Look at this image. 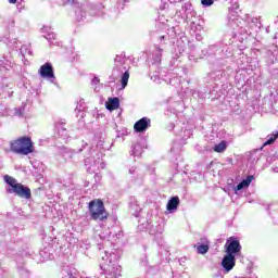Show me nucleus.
<instances>
[{
  "label": "nucleus",
  "mask_w": 278,
  "mask_h": 278,
  "mask_svg": "<svg viewBox=\"0 0 278 278\" xmlns=\"http://www.w3.org/2000/svg\"><path fill=\"white\" fill-rule=\"evenodd\" d=\"M10 149L17 155H29L34 153V141L31 137H20L10 142Z\"/></svg>",
  "instance_id": "f257e3e1"
},
{
  "label": "nucleus",
  "mask_w": 278,
  "mask_h": 278,
  "mask_svg": "<svg viewBox=\"0 0 278 278\" xmlns=\"http://www.w3.org/2000/svg\"><path fill=\"white\" fill-rule=\"evenodd\" d=\"M91 220H100L101 223L110 218V213L105 210V204L101 199H94L88 204Z\"/></svg>",
  "instance_id": "f03ea898"
},
{
  "label": "nucleus",
  "mask_w": 278,
  "mask_h": 278,
  "mask_svg": "<svg viewBox=\"0 0 278 278\" xmlns=\"http://www.w3.org/2000/svg\"><path fill=\"white\" fill-rule=\"evenodd\" d=\"M225 249L228 255H238L242 251V245H240L237 238L230 237L225 244Z\"/></svg>",
  "instance_id": "7ed1b4c3"
},
{
  "label": "nucleus",
  "mask_w": 278,
  "mask_h": 278,
  "mask_svg": "<svg viewBox=\"0 0 278 278\" xmlns=\"http://www.w3.org/2000/svg\"><path fill=\"white\" fill-rule=\"evenodd\" d=\"M8 192L16 194L21 199H31V189L23 184H20L15 189H8Z\"/></svg>",
  "instance_id": "20e7f679"
},
{
  "label": "nucleus",
  "mask_w": 278,
  "mask_h": 278,
  "mask_svg": "<svg viewBox=\"0 0 278 278\" xmlns=\"http://www.w3.org/2000/svg\"><path fill=\"white\" fill-rule=\"evenodd\" d=\"M148 127H151V118L142 117L135 123L134 130L137 131V134H142V131H147Z\"/></svg>",
  "instance_id": "39448f33"
},
{
  "label": "nucleus",
  "mask_w": 278,
  "mask_h": 278,
  "mask_svg": "<svg viewBox=\"0 0 278 278\" xmlns=\"http://www.w3.org/2000/svg\"><path fill=\"white\" fill-rule=\"evenodd\" d=\"M222 266L227 273L233 270V267L236 266V255L226 254L222 261Z\"/></svg>",
  "instance_id": "423d86ee"
},
{
  "label": "nucleus",
  "mask_w": 278,
  "mask_h": 278,
  "mask_svg": "<svg viewBox=\"0 0 278 278\" xmlns=\"http://www.w3.org/2000/svg\"><path fill=\"white\" fill-rule=\"evenodd\" d=\"M39 75L47 79H53V77H55L53 74V65H51V63H45L41 65L39 68Z\"/></svg>",
  "instance_id": "0eeeda50"
},
{
  "label": "nucleus",
  "mask_w": 278,
  "mask_h": 278,
  "mask_svg": "<svg viewBox=\"0 0 278 278\" xmlns=\"http://www.w3.org/2000/svg\"><path fill=\"white\" fill-rule=\"evenodd\" d=\"M121 108V100L118 98H109L106 102V110L113 112V110H118Z\"/></svg>",
  "instance_id": "6e6552de"
},
{
  "label": "nucleus",
  "mask_w": 278,
  "mask_h": 278,
  "mask_svg": "<svg viewBox=\"0 0 278 278\" xmlns=\"http://www.w3.org/2000/svg\"><path fill=\"white\" fill-rule=\"evenodd\" d=\"M179 203H180L179 197H173L172 199L168 200L166 210L168 212H173L177 210V207H179Z\"/></svg>",
  "instance_id": "1a4fd4ad"
},
{
  "label": "nucleus",
  "mask_w": 278,
  "mask_h": 278,
  "mask_svg": "<svg viewBox=\"0 0 278 278\" xmlns=\"http://www.w3.org/2000/svg\"><path fill=\"white\" fill-rule=\"evenodd\" d=\"M194 249H197L199 255H205L207 251H210V241H206L205 243L193 245Z\"/></svg>",
  "instance_id": "9d476101"
},
{
  "label": "nucleus",
  "mask_w": 278,
  "mask_h": 278,
  "mask_svg": "<svg viewBox=\"0 0 278 278\" xmlns=\"http://www.w3.org/2000/svg\"><path fill=\"white\" fill-rule=\"evenodd\" d=\"M4 181H5V184H8L11 187V190H15L16 187L21 184V182L16 181V178H14L10 175L4 176Z\"/></svg>",
  "instance_id": "9b49d317"
},
{
  "label": "nucleus",
  "mask_w": 278,
  "mask_h": 278,
  "mask_svg": "<svg viewBox=\"0 0 278 278\" xmlns=\"http://www.w3.org/2000/svg\"><path fill=\"white\" fill-rule=\"evenodd\" d=\"M213 151L215 153H223V152L227 151V141L224 140V141L215 144L213 148Z\"/></svg>",
  "instance_id": "f8f14e48"
},
{
  "label": "nucleus",
  "mask_w": 278,
  "mask_h": 278,
  "mask_svg": "<svg viewBox=\"0 0 278 278\" xmlns=\"http://www.w3.org/2000/svg\"><path fill=\"white\" fill-rule=\"evenodd\" d=\"M121 84L122 88L125 89L127 88V84H129V71H126L122 77H121Z\"/></svg>",
  "instance_id": "ddd939ff"
},
{
  "label": "nucleus",
  "mask_w": 278,
  "mask_h": 278,
  "mask_svg": "<svg viewBox=\"0 0 278 278\" xmlns=\"http://www.w3.org/2000/svg\"><path fill=\"white\" fill-rule=\"evenodd\" d=\"M251 181H253V176H248L245 179L241 181L244 188H249L251 186Z\"/></svg>",
  "instance_id": "4468645a"
},
{
  "label": "nucleus",
  "mask_w": 278,
  "mask_h": 278,
  "mask_svg": "<svg viewBox=\"0 0 278 278\" xmlns=\"http://www.w3.org/2000/svg\"><path fill=\"white\" fill-rule=\"evenodd\" d=\"M277 135H274L273 137H270L265 143L264 147H268V144H274L275 140H277Z\"/></svg>",
  "instance_id": "2eb2a0df"
},
{
  "label": "nucleus",
  "mask_w": 278,
  "mask_h": 278,
  "mask_svg": "<svg viewBox=\"0 0 278 278\" xmlns=\"http://www.w3.org/2000/svg\"><path fill=\"white\" fill-rule=\"evenodd\" d=\"M202 5H214V0H201Z\"/></svg>",
  "instance_id": "dca6fc26"
},
{
  "label": "nucleus",
  "mask_w": 278,
  "mask_h": 278,
  "mask_svg": "<svg viewBox=\"0 0 278 278\" xmlns=\"http://www.w3.org/2000/svg\"><path fill=\"white\" fill-rule=\"evenodd\" d=\"M244 188V185L242 182H239L236 187V190H242Z\"/></svg>",
  "instance_id": "f3484780"
},
{
  "label": "nucleus",
  "mask_w": 278,
  "mask_h": 278,
  "mask_svg": "<svg viewBox=\"0 0 278 278\" xmlns=\"http://www.w3.org/2000/svg\"><path fill=\"white\" fill-rule=\"evenodd\" d=\"M8 1H9V3H11V4H13V5H14V4H16V3H17V1H18V0H8Z\"/></svg>",
  "instance_id": "a211bd4d"
},
{
  "label": "nucleus",
  "mask_w": 278,
  "mask_h": 278,
  "mask_svg": "<svg viewBox=\"0 0 278 278\" xmlns=\"http://www.w3.org/2000/svg\"><path fill=\"white\" fill-rule=\"evenodd\" d=\"M156 51L159 52V53H162V51H164L162 48H160V47H156Z\"/></svg>",
  "instance_id": "6ab92c4d"
},
{
  "label": "nucleus",
  "mask_w": 278,
  "mask_h": 278,
  "mask_svg": "<svg viewBox=\"0 0 278 278\" xmlns=\"http://www.w3.org/2000/svg\"><path fill=\"white\" fill-rule=\"evenodd\" d=\"M68 3H75V0H67Z\"/></svg>",
  "instance_id": "aec40b11"
},
{
  "label": "nucleus",
  "mask_w": 278,
  "mask_h": 278,
  "mask_svg": "<svg viewBox=\"0 0 278 278\" xmlns=\"http://www.w3.org/2000/svg\"><path fill=\"white\" fill-rule=\"evenodd\" d=\"M276 138H278V131L276 132Z\"/></svg>",
  "instance_id": "412c9836"
}]
</instances>
